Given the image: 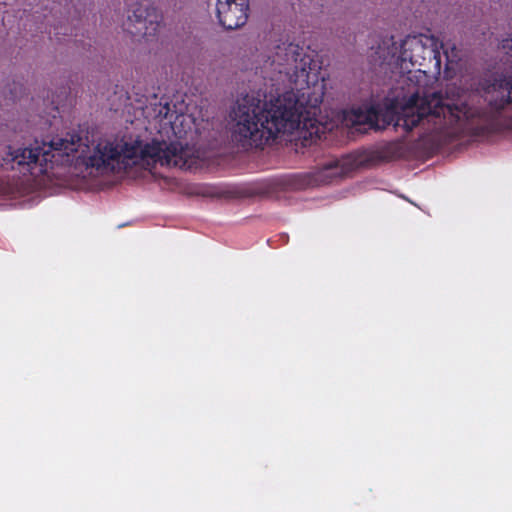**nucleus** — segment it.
Returning a JSON list of instances; mask_svg holds the SVG:
<instances>
[{"mask_svg": "<svg viewBox=\"0 0 512 512\" xmlns=\"http://www.w3.org/2000/svg\"><path fill=\"white\" fill-rule=\"evenodd\" d=\"M128 22V31L137 37L148 39L158 32L157 16L146 7H136L128 16Z\"/></svg>", "mask_w": 512, "mask_h": 512, "instance_id": "6e6552de", "label": "nucleus"}, {"mask_svg": "<svg viewBox=\"0 0 512 512\" xmlns=\"http://www.w3.org/2000/svg\"><path fill=\"white\" fill-rule=\"evenodd\" d=\"M502 46L504 49L512 51V38L503 40Z\"/></svg>", "mask_w": 512, "mask_h": 512, "instance_id": "f8f14e48", "label": "nucleus"}, {"mask_svg": "<svg viewBox=\"0 0 512 512\" xmlns=\"http://www.w3.org/2000/svg\"><path fill=\"white\" fill-rule=\"evenodd\" d=\"M407 93L401 98L397 97L385 104V109L395 113V126L405 130H412L425 117L432 116L439 119L443 116L444 126L463 124L476 115V112L461 101L463 91L458 87H450L443 100L440 94L423 95L428 85L419 86L416 83L406 82Z\"/></svg>", "mask_w": 512, "mask_h": 512, "instance_id": "7ed1b4c3", "label": "nucleus"}, {"mask_svg": "<svg viewBox=\"0 0 512 512\" xmlns=\"http://www.w3.org/2000/svg\"><path fill=\"white\" fill-rule=\"evenodd\" d=\"M354 166V161L348 156L341 159H331L325 162L319 169L318 178L321 181H327L341 177L351 171Z\"/></svg>", "mask_w": 512, "mask_h": 512, "instance_id": "9b49d317", "label": "nucleus"}, {"mask_svg": "<svg viewBox=\"0 0 512 512\" xmlns=\"http://www.w3.org/2000/svg\"><path fill=\"white\" fill-rule=\"evenodd\" d=\"M200 159V152L182 142L153 139L143 143L138 137L90 138L70 135L65 138L66 164L74 165L83 177L118 174L132 169L152 170L161 166L189 169Z\"/></svg>", "mask_w": 512, "mask_h": 512, "instance_id": "f03ea898", "label": "nucleus"}, {"mask_svg": "<svg viewBox=\"0 0 512 512\" xmlns=\"http://www.w3.org/2000/svg\"><path fill=\"white\" fill-rule=\"evenodd\" d=\"M156 117L160 122L164 121V126L169 125L173 134L179 138H181L186 131L180 129L179 126H183L184 124H189V117L186 115H176L174 111H172L170 105L165 102H160L156 108Z\"/></svg>", "mask_w": 512, "mask_h": 512, "instance_id": "9d476101", "label": "nucleus"}, {"mask_svg": "<svg viewBox=\"0 0 512 512\" xmlns=\"http://www.w3.org/2000/svg\"><path fill=\"white\" fill-rule=\"evenodd\" d=\"M263 60L276 82L277 96L262 99L257 93L238 99L228 122L234 140L255 146L278 133L313 126L326 91L319 68L294 43L273 45Z\"/></svg>", "mask_w": 512, "mask_h": 512, "instance_id": "f257e3e1", "label": "nucleus"}, {"mask_svg": "<svg viewBox=\"0 0 512 512\" xmlns=\"http://www.w3.org/2000/svg\"><path fill=\"white\" fill-rule=\"evenodd\" d=\"M395 120V113L391 109L365 108L355 109L346 113L344 121L347 126L360 127L367 125L371 128L383 129L392 124Z\"/></svg>", "mask_w": 512, "mask_h": 512, "instance_id": "423d86ee", "label": "nucleus"}, {"mask_svg": "<svg viewBox=\"0 0 512 512\" xmlns=\"http://www.w3.org/2000/svg\"><path fill=\"white\" fill-rule=\"evenodd\" d=\"M440 49L443 50L447 68L460 59L459 51L454 45L443 44L433 36H410L404 39L395 61L402 83L428 85L430 82L428 73L431 72L428 69L429 66L433 67L434 72H440L442 63Z\"/></svg>", "mask_w": 512, "mask_h": 512, "instance_id": "20e7f679", "label": "nucleus"}, {"mask_svg": "<svg viewBox=\"0 0 512 512\" xmlns=\"http://www.w3.org/2000/svg\"><path fill=\"white\" fill-rule=\"evenodd\" d=\"M483 90L485 100L496 109L512 103V79L494 78L485 84Z\"/></svg>", "mask_w": 512, "mask_h": 512, "instance_id": "1a4fd4ad", "label": "nucleus"}, {"mask_svg": "<svg viewBox=\"0 0 512 512\" xmlns=\"http://www.w3.org/2000/svg\"><path fill=\"white\" fill-rule=\"evenodd\" d=\"M2 161L33 177L47 174L54 164H66L65 138H54L50 142L35 141L27 146L9 145Z\"/></svg>", "mask_w": 512, "mask_h": 512, "instance_id": "39448f33", "label": "nucleus"}, {"mask_svg": "<svg viewBox=\"0 0 512 512\" xmlns=\"http://www.w3.org/2000/svg\"><path fill=\"white\" fill-rule=\"evenodd\" d=\"M217 16L227 29L243 26L248 19V0H217Z\"/></svg>", "mask_w": 512, "mask_h": 512, "instance_id": "0eeeda50", "label": "nucleus"}]
</instances>
